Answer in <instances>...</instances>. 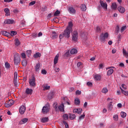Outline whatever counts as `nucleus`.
I'll list each match as a JSON object with an SVG mask.
<instances>
[{
  "instance_id": "1",
  "label": "nucleus",
  "mask_w": 128,
  "mask_h": 128,
  "mask_svg": "<svg viewBox=\"0 0 128 128\" xmlns=\"http://www.w3.org/2000/svg\"><path fill=\"white\" fill-rule=\"evenodd\" d=\"M14 62L16 66H18L20 62V57L18 52L14 53Z\"/></svg>"
},
{
  "instance_id": "2",
  "label": "nucleus",
  "mask_w": 128,
  "mask_h": 128,
  "mask_svg": "<svg viewBox=\"0 0 128 128\" xmlns=\"http://www.w3.org/2000/svg\"><path fill=\"white\" fill-rule=\"evenodd\" d=\"M107 102H109L108 106V110L112 112V108H114V105H112V98H107Z\"/></svg>"
},
{
  "instance_id": "3",
  "label": "nucleus",
  "mask_w": 128,
  "mask_h": 128,
  "mask_svg": "<svg viewBox=\"0 0 128 128\" xmlns=\"http://www.w3.org/2000/svg\"><path fill=\"white\" fill-rule=\"evenodd\" d=\"M108 38V33L105 32L102 33L100 36V42H106V40Z\"/></svg>"
},
{
  "instance_id": "4",
  "label": "nucleus",
  "mask_w": 128,
  "mask_h": 128,
  "mask_svg": "<svg viewBox=\"0 0 128 128\" xmlns=\"http://www.w3.org/2000/svg\"><path fill=\"white\" fill-rule=\"evenodd\" d=\"M78 31H74L72 34V40H74V42H78Z\"/></svg>"
},
{
  "instance_id": "5",
  "label": "nucleus",
  "mask_w": 128,
  "mask_h": 128,
  "mask_svg": "<svg viewBox=\"0 0 128 128\" xmlns=\"http://www.w3.org/2000/svg\"><path fill=\"white\" fill-rule=\"evenodd\" d=\"M30 86L31 87L36 86V78L32 77L29 80Z\"/></svg>"
},
{
  "instance_id": "6",
  "label": "nucleus",
  "mask_w": 128,
  "mask_h": 128,
  "mask_svg": "<svg viewBox=\"0 0 128 128\" xmlns=\"http://www.w3.org/2000/svg\"><path fill=\"white\" fill-rule=\"evenodd\" d=\"M50 112V105L46 104L42 108V114H47Z\"/></svg>"
},
{
  "instance_id": "7",
  "label": "nucleus",
  "mask_w": 128,
  "mask_h": 128,
  "mask_svg": "<svg viewBox=\"0 0 128 128\" xmlns=\"http://www.w3.org/2000/svg\"><path fill=\"white\" fill-rule=\"evenodd\" d=\"M14 104V101L10 100L5 103L4 106L6 108H10V106H12Z\"/></svg>"
},
{
  "instance_id": "8",
  "label": "nucleus",
  "mask_w": 128,
  "mask_h": 128,
  "mask_svg": "<svg viewBox=\"0 0 128 128\" xmlns=\"http://www.w3.org/2000/svg\"><path fill=\"white\" fill-rule=\"evenodd\" d=\"M70 32H72L71 30H69L68 29L66 28V30L63 32L65 36V38H68L70 36Z\"/></svg>"
},
{
  "instance_id": "9",
  "label": "nucleus",
  "mask_w": 128,
  "mask_h": 128,
  "mask_svg": "<svg viewBox=\"0 0 128 128\" xmlns=\"http://www.w3.org/2000/svg\"><path fill=\"white\" fill-rule=\"evenodd\" d=\"M100 3L104 10H108V4H106V2H104V1L102 0H100Z\"/></svg>"
},
{
  "instance_id": "10",
  "label": "nucleus",
  "mask_w": 128,
  "mask_h": 128,
  "mask_svg": "<svg viewBox=\"0 0 128 128\" xmlns=\"http://www.w3.org/2000/svg\"><path fill=\"white\" fill-rule=\"evenodd\" d=\"M68 12L70 14H76V10L72 6H69Z\"/></svg>"
},
{
  "instance_id": "11",
  "label": "nucleus",
  "mask_w": 128,
  "mask_h": 128,
  "mask_svg": "<svg viewBox=\"0 0 128 128\" xmlns=\"http://www.w3.org/2000/svg\"><path fill=\"white\" fill-rule=\"evenodd\" d=\"M62 104H68V105H70V102H68V99L66 98V97H62Z\"/></svg>"
},
{
  "instance_id": "12",
  "label": "nucleus",
  "mask_w": 128,
  "mask_h": 128,
  "mask_svg": "<svg viewBox=\"0 0 128 128\" xmlns=\"http://www.w3.org/2000/svg\"><path fill=\"white\" fill-rule=\"evenodd\" d=\"M4 24H14V20H10V19H6L4 20Z\"/></svg>"
},
{
  "instance_id": "13",
  "label": "nucleus",
  "mask_w": 128,
  "mask_h": 128,
  "mask_svg": "<svg viewBox=\"0 0 128 128\" xmlns=\"http://www.w3.org/2000/svg\"><path fill=\"white\" fill-rule=\"evenodd\" d=\"M19 112L20 114H24L26 112V106H22L19 109Z\"/></svg>"
},
{
  "instance_id": "14",
  "label": "nucleus",
  "mask_w": 128,
  "mask_h": 128,
  "mask_svg": "<svg viewBox=\"0 0 128 128\" xmlns=\"http://www.w3.org/2000/svg\"><path fill=\"white\" fill-rule=\"evenodd\" d=\"M106 70H109L107 72V76H112L114 74V70L112 68V67L107 68Z\"/></svg>"
},
{
  "instance_id": "15",
  "label": "nucleus",
  "mask_w": 128,
  "mask_h": 128,
  "mask_svg": "<svg viewBox=\"0 0 128 128\" xmlns=\"http://www.w3.org/2000/svg\"><path fill=\"white\" fill-rule=\"evenodd\" d=\"M58 58H60V55L58 54H57L54 60V64L56 66V64H58Z\"/></svg>"
},
{
  "instance_id": "16",
  "label": "nucleus",
  "mask_w": 128,
  "mask_h": 128,
  "mask_svg": "<svg viewBox=\"0 0 128 128\" xmlns=\"http://www.w3.org/2000/svg\"><path fill=\"white\" fill-rule=\"evenodd\" d=\"M101 92L104 94H106L108 92V89L106 87H104L102 88Z\"/></svg>"
},
{
  "instance_id": "17",
  "label": "nucleus",
  "mask_w": 128,
  "mask_h": 128,
  "mask_svg": "<svg viewBox=\"0 0 128 128\" xmlns=\"http://www.w3.org/2000/svg\"><path fill=\"white\" fill-rule=\"evenodd\" d=\"M58 110H59L60 112H64V104H62L58 106Z\"/></svg>"
},
{
  "instance_id": "18",
  "label": "nucleus",
  "mask_w": 128,
  "mask_h": 128,
  "mask_svg": "<svg viewBox=\"0 0 128 128\" xmlns=\"http://www.w3.org/2000/svg\"><path fill=\"white\" fill-rule=\"evenodd\" d=\"M28 122V118H24L22 119V120H20V124H26V122Z\"/></svg>"
},
{
  "instance_id": "19",
  "label": "nucleus",
  "mask_w": 128,
  "mask_h": 128,
  "mask_svg": "<svg viewBox=\"0 0 128 128\" xmlns=\"http://www.w3.org/2000/svg\"><path fill=\"white\" fill-rule=\"evenodd\" d=\"M118 12H121V14H124V12H126V9L124 8L122 6H120L118 8Z\"/></svg>"
},
{
  "instance_id": "20",
  "label": "nucleus",
  "mask_w": 128,
  "mask_h": 128,
  "mask_svg": "<svg viewBox=\"0 0 128 128\" xmlns=\"http://www.w3.org/2000/svg\"><path fill=\"white\" fill-rule=\"evenodd\" d=\"M94 78L96 80L100 81V78H102V76L98 74H96L94 76Z\"/></svg>"
},
{
  "instance_id": "21",
  "label": "nucleus",
  "mask_w": 128,
  "mask_h": 128,
  "mask_svg": "<svg viewBox=\"0 0 128 128\" xmlns=\"http://www.w3.org/2000/svg\"><path fill=\"white\" fill-rule=\"evenodd\" d=\"M82 109L80 108L74 109L73 110L74 112H76L77 114H82Z\"/></svg>"
},
{
  "instance_id": "22",
  "label": "nucleus",
  "mask_w": 128,
  "mask_h": 128,
  "mask_svg": "<svg viewBox=\"0 0 128 128\" xmlns=\"http://www.w3.org/2000/svg\"><path fill=\"white\" fill-rule=\"evenodd\" d=\"M34 68L36 72H40V64H36Z\"/></svg>"
},
{
  "instance_id": "23",
  "label": "nucleus",
  "mask_w": 128,
  "mask_h": 128,
  "mask_svg": "<svg viewBox=\"0 0 128 128\" xmlns=\"http://www.w3.org/2000/svg\"><path fill=\"white\" fill-rule=\"evenodd\" d=\"M4 12H6V16H10V9L8 8H4Z\"/></svg>"
},
{
  "instance_id": "24",
  "label": "nucleus",
  "mask_w": 128,
  "mask_h": 128,
  "mask_svg": "<svg viewBox=\"0 0 128 128\" xmlns=\"http://www.w3.org/2000/svg\"><path fill=\"white\" fill-rule=\"evenodd\" d=\"M1 32L2 34H3V36H10V33L6 31H2Z\"/></svg>"
},
{
  "instance_id": "25",
  "label": "nucleus",
  "mask_w": 128,
  "mask_h": 128,
  "mask_svg": "<svg viewBox=\"0 0 128 128\" xmlns=\"http://www.w3.org/2000/svg\"><path fill=\"white\" fill-rule=\"evenodd\" d=\"M72 26H73L72 22H68V26L67 27L66 29L68 30H72Z\"/></svg>"
},
{
  "instance_id": "26",
  "label": "nucleus",
  "mask_w": 128,
  "mask_h": 128,
  "mask_svg": "<svg viewBox=\"0 0 128 128\" xmlns=\"http://www.w3.org/2000/svg\"><path fill=\"white\" fill-rule=\"evenodd\" d=\"M80 9L82 12H86V4H82L80 6Z\"/></svg>"
},
{
  "instance_id": "27",
  "label": "nucleus",
  "mask_w": 128,
  "mask_h": 128,
  "mask_svg": "<svg viewBox=\"0 0 128 128\" xmlns=\"http://www.w3.org/2000/svg\"><path fill=\"white\" fill-rule=\"evenodd\" d=\"M26 94H32V89L28 88L26 89Z\"/></svg>"
},
{
  "instance_id": "28",
  "label": "nucleus",
  "mask_w": 128,
  "mask_h": 128,
  "mask_svg": "<svg viewBox=\"0 0 128 128\" xmlns=\"http://www.w3.org/2000/svg\"><path fill=\"white\" fill-rule=\"evenodd\" d=\"M122 53L123 55L126 56V58H128V52H126V50L124 49V48H122Z\"/></svg>"
},
{
  "instance_id": "29",
  "label": "nucleus",
  "mask_w": 128,
  "mask_h": 128,
  "mask_svg": "<svg viewBox=\"0 0 128 128\" xmlns=\"http://www.w3.org/2000/svg\"><path fill=\"white\" fill-rule=\"evenodd\" d=\"M51 38L52 40L56 38V33L55 32H52V34L51 35Z\"/></svg>"
},
{
  "instance_id": "30",
  "label": "nucleus",
  "mask_w": 128,
  "mask_h": 128,
  "mask_svg": "<svg viewBox=\"0 0 128 128\" xmlns=\"http://www.w3.org/2000/svg\"><path fill=\"white\" fill-rule=\"evenodd\" d=\"M78 53V50L75 48L72 49L70 50L71 54H76Z\"/></svg>"
},
{
  "instance_id": "31",
  "label": "nucleus",
  "mask_w": 128,
  "mask_h": 128,
  "mask_svg": "<svg viewBox=\"0 0 128 128\" xmlns=\"http://www.w3.org/2000/svg\"><path fill=\"white\" fill-rule=\"evenodd\" d=\"M42 54H40V53L36 52L34 54V58H40Z\"/></svg>"
},
{
  "instance_id": "32",
  "label": "nucleus",
  "mask_w": 128,
  "mask_h": 128,
  "mask_svg": "<svg viewBox=\"0 0 128 128\" xmlns=\"http://www.w3.org/2000/svg\"><path fill=\"white\" fill-rule=\"evenodd\" d=\"M113 118L115 122H118V115L116 114H114L113 116Z\"/></svg>"
},
{
  "instance_id": "33",
  "label": "nucleus",
  "mask_w": 128,
  "mask_h": 128,
  "mask_svg": "<svg viewBox=\"0 0 128 128\" xmlns=\"http://www.w3.org/2000/svg\"><path fill=\"white\" fill-rule=\"evenodd\" d=\"M42 122H48V118H43L41 120Z\"/></svg>"
},
{
  "instance_id": "34",
  "label": "nucleus",
  "mask_w": 128,
  "mask_h": 128,
  "mask_svg": "<svg viewBox=\"0 0 128 128\" xmlns=\"http://www.w3.org/2000/svg\"><path fill=\"white\" fill-rule=\"evenodd\" d=\"M120 116H121L122 118H126V113L125 112H121Z\"/></svg>"
},
{
  "instance_id": "35",
  "label": "nucleus",
  "mask_w": 128,
  "mask_h": 128,
  "mask_svg": "<svg viewBox=\"0 0 128 128\" xmlns=\"http://www.w3.org/2000/svg\"><path fill=\"white\" fill-rule=\"evenodd\" d=\"M42 36V32H40L38 34H36V35L33 34V36H34L35 38H40V36Z\"/></svg>"
},
{
  "instance_id": "36",
  "label": "nucleus",
  "mask_w": 128,
  "mask_h": 128,
  "mask_svg": "<svg viewBox=\"0 0 128 128\" xmlns=\"http://www.w3.org/2000/svg\"><path fill=\"white\" fill-rule=\"evenodd\" d=\"M53 106L54 108H55L56 110H58V103L57 102H54L53 104Z\"/></svg>"
},
{
  "instance_id": "37",
  "label": "nucleus",
  "mask_w": 128,
  "mask_h": 128,
  "mask_svg": "<svg viewBox=\"0 0 128 128\" xmlns=\"http://www.w3.org/2000/svg\"><path fill=\"white\" fill-rule=\"evenodd\" d=\"M20 40H18V39H15V46H20Z\"/></svg>"
},
{
  "instance_id": "38",
  "label": "nucleus",
  "mask_w": 128,
  "mask_h": 128,
  "mask_svg": "<svg viewBox=\"0 0 128 128\" xmlns=\"http://www.w3.org/2000/svg\"><path fill=\"white\" fill-rule=\"evenodd\" d=\"M54 92H51L50 94L48 96V98H49L50 100H52V98L54 97Z\"/></svg>"
},
{
  "instance_id": "39",
  "label": "nucleus",
  "mask_w": 128,
  "mask_h": 128,
  "mask_svg": "<svg viewBox=\"0 0 128 128\" xmlns=\"http://www.w3.org/2000/svg\"><path fill=\"white\" fill-rule=\"evenodd\" d=\"M69 118L70 120H74L76 118V114H69Z\"/></svg>"
},
{
  "instance_id": "40",
  "label": "nucleus",
  "mask_w": 128,
  "mask_h": 128,
  "mask_svg": "<svg viewBox=\"0 0 128 128\" xmlns=\"http://www.w3.org/2000/svg\"><path fill=\"white\" fill-rule=\"evenodd\" d=\"M74 102L76 104H80V100L79 98H76L74 100Z\"/></svg>"
},
{
  "instance_id": "41",
  "label": "nucleus",
  "mask_w": 128,
  "mask_h": 128,
  "mask_svg": "<svg viewBox=\"0 0 128 128\" xmlns=\"http://www.w3.org/2000/svg\"><path fill=\"white\" fill-rule=\"evenodd\" d=\"M116 3H112V10H116Z\"/></svg>"
},
{
  "instance_id": "42",
  "label": "nucleus",
  "mask_w": 128,
  "mask_h": 128,
  "mask_svg": "<svg viewBox=\"0 0 128 128\" xmlns=\"http://www.w3.org/2000/svg\"><path fill=\"white\" fill-rule=\"evenodd\" d=\"M43 88L44 90H50V86H48V84L44 85Z\"/></svg>"
},
{
  "instance_id": "43",
  "label": "nucleus",
  "mask_w": 128,
  "mask_h": 128,
  "mask_svg": "<svg viewBox=\"0 0 128 128\" xmlns=\"http://www.w3.org/2000/svg\"><path fill=\"white\" fill-rule=\"evenodd\" d=\"M62 118L65 120H68V114H64Z\"/></svg>"
},
{
  "instance_id": "44",
  "label": "nucleus",
  "mask_w": 128,
  "mask_h": 128,
  "mask_svg": "<svg viewBox=\"0 0 128 128\" xmlns=\"http://www.w3.org/2000/svg\"><path fill=\"white\" fill-rule=\"evenodd\" d=\"M27 64L26 60H24L22 61V66H26Z\"/></svg>"
},
{
  "instance_id": "45",
  "label": "nucleus",
  "mask_w": 128,
  "mask_h": 128,
  "mask_svg": "<svg viewBox=\"0 0 128 128\" xmlns=\"http://www.w3.org/2000/svg\"><path fill=\"white\" fill-rule=\"evenodd\" d=\"M16 32H15V31H11L10 32V36H16Z\"/></svg>"
},
{
  "instance_id": "46",
  "label": "nucleus",
  "mask_w": 128,
  "mask_h": 128,
  "mask_svg": "<svg viewBox=\"0 0 128 128\" xmlns=\"http://www.w3.org/2000/svg\"><path fill=\"white\" fill-rule=\"evenodd\" d=\"M60 14V12L59 10H57L54 14V16H58V14Z\"/></svg>"
},
{
  "instance_id": "47",
  "label": "nucleus",
  "mask_w": 128,
  "mask_h": 128,
  "mask_svg": "<svg viewBox=\"0 0 128 128\" xmlns=\"http://www.w3.org/2000/svg\"><path fill=\"white\" fill-rule=\"evenodd\" d=\"M64 37H66V36L64 33H62L60 34L59 38H60V40L64 38Z\"/></svg>"
},
{
  "instance_id": "48",
  "label": "nucleus",
  "mask_w": 128,
  "mask_h": 128,
  "mask_svg": "<svg viewBox=\"0 0 128 128\" xmlns=\"http://www.w3.org/2000/svg\"><path fill=\"white\" fill-rule=\"evenodd\" d=\"M121 90H122V94H124V96H128V91L124 90L122 89H121Z\"/></svg>"
},
{
  "instance_id": "49",
  "label": "nucleus",
  "mask_w": 128,
  "mask_h": 128,
  "mask_svg": "<svg viewBox=\"0 0 128 128\" xmlns=\"http://www.w3.org/2000/svg\"><path fill=\"white\" fill-rule=\"evenodd\" d=\"M18 78V72H16L14 73V80H16Z\"/></svg>"
},
{
  "instance_id": "50",
  "label": "nucleus",
  "mask_w": 128,
  "mask_h": 128,
  "mask_svg": "<svg viewBox=\"0 0 128 128\" xmlns=\"http://www.w3.org/2000/svg\"><path fill=\"white\" fill-rule=\"evenodd\" d=\"M82 94V92L80 90H77L76 92V96H80V94Z\"/></svg>"
},
{
  "instance_id": "51",
  "label": "nucleus",
  "mask_w": 128,
  "mask_h": 128,
  "mask_svg": "<svg viewBox=\"0 0 128 128\" xmlns=\"http://www.w3.org/2000/svg\"><path fill=\"white\" fill-rule=\"evenodd\" d=\"M63 124H64L66 128H70V127H68V124L66 121H63Z\"/></svg>"
},
{
  "instance_id": "52",
  "label": "nucleus",
  "mask_w": 128,
  "mask_h": 128,
  "mask_svg": "<svg viewBox=\"0 0 128 128\" xmlns=\"http://www.w3.org/2000/svg\"><path fill=\"white\" fill-rule=\"evenodd\" d=\"M84 116H86V115L84 114H83L79 117V120H84Z\"/></svg>"
},
{
  "instance_id": "53",
  "label": "nucleus",
  "mask_w": 128,
  "mask_h": 128,
  "mask_svg": "<svg viewBox=\"0 0 128 128\" xmlns=\"http://www.w3.org/2000/svg\"><path fill=\"white\" fill-rule=\"evenodd\" d=\"M126 26H122L121 28L122 32H124V30H126Z\"/></svg>"
},
{
  "instance_id": "54",
  "label": "nucleus",
  "mask_w": 128,
  "mask_h": 128,
  "mask_svg": "<svg viewBox=\"0 0 128 128\" xmlns=\"http://www.w3.org/2000/svg\"><path fill=\"white\" fill-rule=\"evenodd\" d=\"M119 30H120V26H117L116 28V32H117V34H118Z\"/></svg>"
},
{
  "instance_id": "55",
  "label": "nucleus",
  "mask_w": 128,
  "mask_h": 128,
  "mask_svg": "<svg viewBox=\"0 0 128 128\" xmlns=\"http://www.w3.org/2000/svg\"><path fill=\"white\" fill-rule=\"evenodd\" d=\"M86 84L88 86H92V82H88L86 83Z\"/></svg>"
},
{
  "instance_id": "56",
  "label": "nucleus",
  "mask_w": 128,
  "mask_h": 128,
  "mask_svg": "<svg viewBox=\"0 0 128 128\" xmlns=\"http://www.w3.org/2000/svg\"><path fill=\"white\" fill-rule=\"evenodd\" d=\"M42 74H46V70H42V72H41Z\"/></svg>"
},
{
  "instance_id": "57",
  "label": "nucleus",
  "mask_w": 128,
  "mask_h": 128,
  "mask_svg": "<svg viewBox=\"0 0 128 128\" xmlns=\"http://www.w3.org/2000/svg\"><path fill=\"white\" fill-rule=\"evenodd\" d=\"M5 66L6 68L8 69L10 68V64H8V62L5 63Z\"/></svg>"
},
{
  "instance_id": "58",
  "label": "nucleus",
  "mask_w": 128,
  "mask_h": 128,
  "mask_svg": "<svg viewBox=\"0 0 128 128\" xmlns=\"http://www.w3.org/2000/svg\"><path fill=\"white\" fill-rule=\"evenodd\" d=\"M96 30L98 32H100V26L96 27Z\"/></svg>"
},
{
  "instance_id": "59",
  "label": "nucleus",
  "mask_w": 128,
  "mask_h": 128,
  "mask_svg": "<svg viewBox=\"0 0 128 128\" xmlns=\"http://www.w3.org/2000/svg\"><path fill=\"white\" fill-rule=\"evenodd\" d=\"M26 54L28 55V56H30V54H32V50H27Z\"/></svg>"
},
{
  "instance_id": "60",
  "label": "nucleus",
  "mask_w": 128,
  "mask_h": 128,
  "mask_svg": "<svg viewBox=\"0 0 128 128\" xmlns=\"http://www.w3.org/2000/svg\"><path fill=\"white\" fill-rule=\"evenodd\" d=\"M82 66V62H78V64H77V66L78 68H80V66Z\"/></svg>"
},
{
  "instance_id": "61",
  "label": "nucleus",
  "mask_w": 128,
  "mask_h": 128,
  "mask_svg": "<svg viewBox=\"0 0 128 128\" xmlns=\"http://www.w3.org/2000/svg\"><path fill=\"white\" fill-rule=\"evenodd\" d=\"M36 4V1H32L31 2L30 4L29 5L30 6H34V4Z\"/></svg>"
},
{
  "instance_id": "62",
  "label": "nucleus",
  "mask_w": 128,
  "mask_h": 128,
  "mask_svg": "<svg viewBox=\"0 0 128 128\" xmlns=\"http://www.w3.org/2000/svg\"><path fill=\"white\" fill-rule=\"evenodd\" d=\"M65 56L67 57L70 56V51H68L67 52H66Z\"/></svg>"
},
{
  "instance_id": "63",
  "label": "nucleus",
  "mask_w": 128,
  "mask_h": 128,
  "mask_svg": "<svg viewBox=\"0 0 128 128\" xmlns=\"http://www.w3.org/2000/svg\"><path fill=\"white\" fill-rule=\"evenodd\" d=\"M14 82L15 86H18V82H16V80H14Z\"/></svg>"
},
{
  "instance_id": "64",
  "label": "nucleus",
  "mask_w": 128,
  "mask_h": 128,
  "mask_svg": "<svg viewBox=\"0 0 128 128\" xmlns=\"http://www.w3.org/2000/svg\"><path fill=\"white\" fill-rule=\"evenodd\" d=\"M21 56L23 58H26V54L24 53H22Z\"/></svg>"
}]
</instances>
